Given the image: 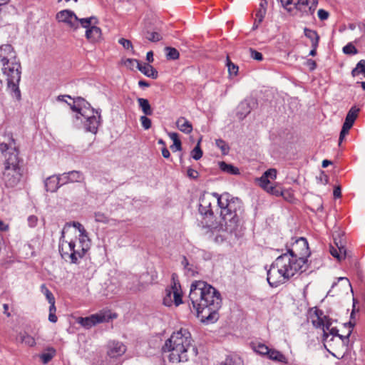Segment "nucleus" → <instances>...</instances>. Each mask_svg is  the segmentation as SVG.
Returning <instances> with one entry per match:
<instances>
[{"label":"nucleus","instance_id":"obj_1","mask_svg":"<svg viewBox=\"0 0 365 365\" xmlns=\"http://www.w3.org/2000/svg\"><path fill=\"white\" fill-rule=\"evenodd\" d=\"M214 208L219 210V225L215 229L227 232H234L238 227L242 212V202L225 192L222 195L205 192L200 197L199 212L203 215H213Z\"/></svg>","mask_w":365,"mask_h":365},{"label":"nucleus","instance_id":"obj_2","mask_svg":"<svg viewBox=\"0 0 365 365\" xmlns=\"http://www.w3.org/2000/svg\"><path fill=\"white\" fill-rule=\"evenodd\" d=\"M189 298L202 322L213 323L218 319L222 299L220 292L212 286L204 281L193 282Z\"/></svg>","mask_w":365,"mask_h":365},{"label":"nucleus","instance_id":"obj_3","mask_svg":"<svg viewBox=\"0 0 365 365\" xmlns=\"http://www.w3.org/2000/svg\"><path fill=\"white\" fill-rule=\"evenodd\" d=\"M306 262L284 253L279 256L267 270V282L272 287L285 283L306 269Z\"/></svg>","mask_w":365,"mask_h":365},{"label":"nucleus","instance_id":"obj_4","mask_svg":"<svg viewBox=\"0 0 365 365\" xmlns=\"http://www.w3.org/2000/svg\"><path fill=\"white\" fill-rule=\"evenodd\" d=\"M0 153L4 158L1 180L6 187H15L19 184L22 177L15 140L11 139L8 143H0Z\"/></svg>","mask_w":365,"mask_h":365},{"label":"nucleus","instance_id":"obj_5","mask_svg":"<svg viewBox=\"0 0 365 365\" xmlns=\"http://www.w3.org/2000/svg\"><path fill=\"white\" fill-rule=\"evenodd\" d=\"M0 68L9 88L20 97L19 83L21 80V64L16 58V53L10 44L0 46Z\"/></svg>","mask_w":365,"mask_h":365},{"label":"nucleus","instance_id":"obj_6","mask_svg":"<svg viewBox=\"0 0 365 365\" xmlns=\"http://www.w3.org/2000/svg\"><path fill=\"white\" fill-rule=\"evenodd\" d=\"M192 339L190 331L181 328L174 331L166 340L163 351L170 352L169 361L172 363L185 362L188 360V350L192 346Z\"/></svg>","mask_w":365,"mask_h":365},{"label":"nucleus","instance_id":"obj_7","mask_svg":"<svg viewBox=\"0 0 365 365\" xmlns=\"http://www.w3.org/2000/svg\"><path fill=\"white\" fill-rule=\"evenodd\" d=\"M311 321L316 328L322 329L323 331V340L331 349H334V343L336 341L339 346L344 347L349 341V336L351 331L345 336L338 333V329L332 327V321L327 316L324 315L321 310H316L311 315Z\"/></svg>","mask_w":365,"mask_h":365},{"label":"nucleus","instance_id":"obj_8","mask_svg":"<svg viewBox=\"0 0 365 365\" xmlns=\"http://www.w3.org/2000/svg\"><path fill=\"white\" fill-rule=\"evenodd\" d=\"M73 111L76 113V119H85L84 126L88 131L96 133L101 123V115L98 110L91 108V105L81 98L68 103Z\"/></svg>","mask_w":365,"mask_h":365},{"label":"nucleus","instance_id":"obj_9","mask_svg":"<svg viewBox=\"0 0 365 365\" xmlns=\"http://www.w3.org/2000/svg\"><path fill=\"white\" fill-rule=\"evenodd\" d=\"M72 225L75 228L73 235L76 240L74 252H76L79 251V254L74 255L75 258H73V263L76 264L78 262L80 259L84 257L86 253L90 249L91 240L83 225L78 222H73Z\"/></svg>","mask_w":365,"mask_h":365},{"label":"nucleus","instance_id":"obj_10","mask_svg":"<svg viewBox=\"0 0 365 365\" xmlns=\"http://www.w3.org/2000/svg\"><path fill=\"white\" fill-rule=\"evenodd\" d=\"M68 232V230L63 228L59 242V252L63 259L73 263V258H75L74 255H78L79 251L74 252L76 240L73 236L66 235Z\"/></svg>","mask_w":365,"mask_h":365},{"label":"nucleus","instance_id":"obj_11","mask_svg":"<svg viewBox=\"0 0 365 365\" xmlns=\"http://www.w3.org/2000/svg\"><path fill=\"white\" fill-rule=\"evenodd\" d=\"M116 317L117 314L110 310H103L87 317H79L77 322L83 327L89 329L97 324L108 322Z\"/></svg>","mask_w":365,"mask_h":365},{"label":"nucleus","instance_id":"obj_12","mask_svg":"<svg viewBox=\"0 0 365 365\" xmlns=\"http://www.w3.org/2000/svg\"><path fill=\"white\" fill-rule=\"evenodd\" d=\"M98 20L94 16L83 18L82 28L86 29V38L91 43H97L102 38L101 29L96 26Z\"/></svg>","mask_w":365,"mask_h":365},{"label":"nucleus","instance_id":"obj_13","mask_svg":"<svg viewBox=\"0 0 365 365\" xmlns=\"http://www.w3.org/2000/svg\"><path fill=\"white\" fill-rule=\"evenodd\" d=\"M287 254L293 255L295 258L303 259L307 262V257L310 255L307 240L304 237L294 240L288 248Z\"/></svg>","mask_w":365,"mask_h":365},{"label":"nucleus","instance_id":"obj_14","mask_svg":"<svg viewBox=\"0 0 365 365\" xmlns=\"http://www.w3.org/2000/svg\"><path fill=\"white\" fill-rule=\"evenodd\" d=\"M56 19L66 24L72 31H76L79 26H81L83 21V18L79 19L73 11L67 9L57 13Z\"/></svg>","mask_w":365,"mask_h":365},{"label":"nucleus","instance_id":"obj_15","mask_svg":"<svg viewBox=\"0 0 365 365\" xmlns=\"http://www.w3.org/2000/svg\"><path fill=\"white\" fill-rule=\"evenodd\" d=\"M181 303V294L175 284V286L165 289V294L163 297V304L165 306L170 307L173 304L178 306Z\"/></svg>","mask_w":365,"mask_h":365},{"label":"nucleus","instance_id":"obj_16","mask_svg":"<svg viewBox=\"0 0 365 365\" xmlns=\"http://www.w3.org/2000/svg\"><path fill=\"white\" fill-rule=\"evenodd\" d=\"M126 351V346L120 341H109L107 345V354L110 358H118Z\"/></svg>","mask_w":365,"mask_h":365},{"label":"nucleus","instance_id":"obj_17","mask_svg":"<svg viewBox=\"0 0 365 365\" xmlns=\"http://www.w3.org/2000/svg\"><path fill=\"white\" fill-rule=\"evenodd\" d=\"M318 4V0H297L294 8L302 12L313 14Z\"/></svg>","mask_w":365,"mask_h":365},{"label":"nucleus","instance_id":"obj_18","mask_svg":"<svg viewBox=\"0 0 365 365\" xmlns=\"http://www.w3.org/2000/svg\"><path fill=\"white\" fill-rule=\"evenodd\" d=\"M276 178L277 170L270 168L265 171L259 178L257 179V180L259 182V185L265 190L269 186L272 185L269 179L270 178L272 180H274Z\"/></svg>","mask_w":365,"mask_h":365},{"label":"nucleus","instance_id":"obj_19","mask_svg":"<svg viewBox=\"0 0 365 365\" xmlns=\"http://www.w3.org/2000/svg\"><path fill=\"white\" fill-rule=\"evenodd\" d=\"M267 358L273 361L279 363L282 365H287L288 364V359L281 351L271 349Z\"/></svg>","mask_w":365,"mask_h":365},{"label":"nucleus","instance_id":"obj_20","mask_svg":"<svg viewBox=\"0 0 365 365\" xmlns=\"http://www.w3.org/2000/svg\"><path fill=\"white\" fill-rule=\"evenodd\" d=\"M45 187L48 192H56L61 185L57 175L47 178L44 182Z\"/></svg>","mask_w":365,"mask_h":365},{"label":"nucleus","instance_id":"obj_21","mask_svg":"<svg viewBox=\"0 0 365 365\" xmlns=\"http://www.w3.org/2000/svg\"><path fill=\"white\" fill-rule=\"evenodd\" d=\"M177 128L182 133L189 134L192 131V123L185 117H180L176 121Z\"/></svg>","mask_w":365,"mask_h":365},{"label":"nucleus","instance_id":"obj_22","mask_svg":"<svg viewBox=\"0 0 365 365\" xmlns=\"http://www.w3.org/2000/svg\"><path fill=\"white\" fill-rule=\"evenodd\" d=\"M138 69L149 78L155 79L158 77V71L150 64H142L140 62V65L138 66Z\"/></svg>","mask_w":365,"mask_h":365},{"label":"nucleus","instance_id":"obj_23","mask_svg":"<svg viewBox=\"0 0 365 365\" xmlns=\"http://www.w3.org/2000/svg\"><path fill=\"white\" fill-rule=\"evenodd\" d=\"M266 4L267 2H261L259 4V8L257 9L255 14V23L253 28L257 29L259 25L262 23L264 19V17L266 14Z\"/></svg>","mask_w":365,"mask_h":365},{"label":"nucleus","instance_id":"obj_24","mask_svg":"<svg viewBox=\"0 0 365 365\" xmlns=\"http://www.w3.org/2000/svg\"><path fill=\"white\" fill-rule=\"evenodd\" d=\"M252 108L248 101H242L237 107V115L239 118L243 119L251 112Z\"/></svg>","mask_w":365,"mask_h":365},{"label":"nucleus","instance_id":"obj_25","mask_svg":"<svg viewBox=\"0 0 365 365\" xmlns=\"http://www.w3.org/2000/svg\"><path fill=\"white\" fill-rule=\"evenodd\" d=\"M56 351L53 347H47L44 351L39 355V358L43 364H48L56 356Z\"/></svg>","mask_w":365,"mask_h":365},{"label":"nucleus","instance_id":"obj_26","mask_svg":"<svg viewBox=\"0 0 365 365\" xmlns=\"http://www.w3.org/2000/svg\"><path fill=\"white\" fill-rule=\"evenodd\" d=\"M137 101L139 108L145 115H151L153 113L151 106L148 99L143 98H138Z\"/></svg>","mask_w":365,"mask_h":365},{"label":"nucleus","instance_id":"obj_27","mask_svg":"<svg viewBox=\"0 0 365 365\" xmlns=\"http://www.w3.org/2000/svg\"><path fill=\"white\" fill-rule=\"evenodd\" d=\"M265 191L267 192L279 196L282 195L284 198H286V194H290V190H282L280 186L278 185H272L269 186Z\"/></svg>","mask_w":365,"mask_h":365},{"label":"nucleus","instance_id":"obj_28","mask_svg":"<svg viewBox=\"0 0 365 365\" xmlns=\"http://www.w3.org/2000/svg\"><path fill=\"white\" fill-rule=\"evenodd\" d=\"M304 33L306 37L310 39L312 41V47H317L319 41V36L317 34V31L314 30H312L307 28H305L304 30Z\"/></svg>","mask_w":365,"mask_h":365},{"label":"nucleus","instance_id":"obj_29","mask_svg":"<svg viewBox=\"0 0 365 365\" xmlns=\"http://www.w3.org/2000/svg\"><path fill=\"white\" fill-rule=\"evenodd\" d=\"M18 338L21 343H24L26 346L32 347L36 345L35 339L26 331L20 332Z\"/></svg>","mask_w":365,"mask_h":365},{"label":"nucleus","instance_id":"obj_30","mask_svg":"<svg viewBox=\"0 0 365 365\" xmlns=\"http://www.w3.org/2000/svg\"><path fill=\"white\" fill-rule=\"evenodd\" d=\"M254 351L259 355L267 356H268L271 348L262 343H253L252 345Z\"/></svg>","mask_w":365,"mask_h":365},{"label":"nucleus","instance_id":"obj_31","mask_svg":"<svg viewBox=\"0 0 365 365\" xmlns=\"http://www.w3.org/2000/svg\"><path fill=\"white\" fill-rule=\"evenodd\" d=\"M219 166H220V170L222 171H223L224 173L231 174V175H239L240 174L239 169L237 167H235L231 164H227L225 162H220L219 163Z\"/></svg>","mask_w":365,"mask_h":365},{"label":"nucleus","instance_id":"obj_32","mask_svg":"<svg viewBox=\"0 0 365 365\" xmlns=\"http://www.w3.org/2000/svg\"><path fill=\"white\" fill-rule=\"evenodd\" d=\"M68 173V178L70 180V183L73 182H80L84 180L83 174L78 170H72Z\"/></svg>","mask_w":365,"mask_h":365},{"label":"nucleus","instance_id":"obj_33","mask_svg":"<svg viewBox=\"0 0 365 365\" xmlns=\"http://www.w3.org/2000/svg\"><path fill=\"white\" fill-rule=\"evenodd\" d=\"M363 74L365 77V61L361 60L356 64V66L352 70L351 75L354 77Z\"/></svg>","mask_w":365,"mask_h":365},{"label":"nucleus","instance_id":"obj_34","mask_svg":"<svg viewBox=\"0 0 365 365\" xmlns=\"http://www.w3.org/2000/svg\"><path fill=\"white\" fill-rule=\"evenodd\" d=\"M359 111V108L352 107L348 112L345 120L354 124Z\"/></svg>","mask_w":365,"mask_h":365},{"label":"nucleus","instance_id":"obj_35","mask_svg":"<svg viewBox=\"0 0 365 365\" xmlns=\"http://www.w3.org/2000/svg\"><path fill=\"white\" fill-rule=\"evenodd\" d=\"M352 125H353V123L347 122L346 120L344 121L343 126H342V129L340 133V135H339V144L343 141L346 135L348 134V133H349V130L351 129V128L352 127Z\"/></svg>","mask_w":365,"mask_h":365},{"label":"nucleus","instance_id":"obj_36","mask_svg":"<svg viewBox=\"0 0 365 365\" xmlns=\"http://www.w3.org/2000/svg\"><path fill=\"white\" fill-rule=\"evenodd\" d=\"M166 56L168 59L175 60L179 58V52L175 48L166 47Z\"/></svg>","mask_w":365,"mask_h":365},{"label":"nucleus","instance_id":"obj_37","mask_svg":"<svg viewBox=\"0 0 365 365\" xmlns=\"http://www.w3.org/2000/svg\"><path fill=\"white\" fill-rule=\"evenodd\" d=\"M201 140H200L197 142V145L195 147V148L191 152V156L193 159L197 160L200 159L202 156V151L200 147Z\"/></svg>","mask_w":365,"mask_h":365},{"label":"nucleus","instance_id":"obj_38","mask_svg":"<svg viewBox=\"0 0 365 365\" xmlns=\"http://www.w3.org/2000/svg\"><path fill=\"white\" fill-rule=\"evenodd\" d=\"M94 218H95L96 222H97L107 224L109 222L108 217L106 214L101 212H95Z\"/></svg>","mask_w":365,"mask_h":365},{"label":"nucleus","instance_id":"obj_39","mask_svg":"<svg viewBox=\"0 0 365 365\" xmlns=\"http://www.w3.org/2000/svg\"><path fill=\"white\" fill-rule=\"evenodd\" d=\"M282 6L288 11L291 12L294 9V3L296 0H278Z\"/></svg>","mask_w":365,"mask_h":365},{"label":"nucleus","instance_id":"obj_40","mask_svg":"<svg viewBox=\"0 0 365 365\" xmlns=\"http://www.w3.org/2000/svg\"><path fill=\"white\" fill-rule=\"evenodd\" d=\"M41 292L46 296V299L48 302H53L55 301V298L52 292L46 287L45 284L41 286Z\"/></svg>","mask_w":365,"mask_h":365},{"label":"nucleus","instance_id":"obj_41","mask_svg":"<svg viewBox=\"0 0 365 365\" xmlns=\"http://www.w3.org/2000/svg\"><path fill=\"white\" fill-rule=\"evenodd\" d=\"M227 66L228 68L229 73L232 76H237L238 72V66L233 63L229 58H227Z\"/></svg>","mask_w":365,"mask_h":365},{"label":"nucleus","instance_id":"obj_42","mask_svg":"<svg viewBox=\"0 0 365 365\" xmlns=\"http://www.w3.org/2000/svg\"><path fill=\"white\" fill-rule=\"evenodd\" d=\"M215 144L218 147L223 154H227L230 150L228 145L222 139L216 140Z\"/></svg>","mask_w":365,"mask_h":365},{"label":"nucleus","instance_id":"obj_43","mask_svg":"<svg viewBox=\"0 0 365 365\" xmlns=\"http://www.w3.org/2000/svg\"><path fill=\"white\" fill-rule=\"evenodd\" d=\"M343 52L346 54H356L357 49L352 43H349L343 48Z\"/></svg>","mask_w":365,"mask_h":365},{"label":"nucleus","instance_id":"obj_44","mask_svg":"<svg viewBox=\"0 0 365 365\" xmlns=\"http://www.w3.org/2000/svg\"><path fill=\"white\" fill-rule=\"evenodd\" d=\"M140 120L142 126L145 129L148 130L151 127L152 123L150 119H149L147 115H144L140 118Z\"/></svg>","mask_w":365,"mask_h":365},{"label":"nucleus","instance_id":"obj_45","mask_svg":"<svg viewBox=\"0 0 365 365\" xmlns=\"http://www.w3.org/2000/svg\"><path fill=\"white\" fill-rule=\"evenodd\" d=\"M146 38L149 41H153V42L158 41L161 39L160 35L157 32H150V33L148 32L146 35Z\"/></svg>","mask_w":365,"mask_h":365},{"label":"nucleus","instance_id":"obj_46","mask_svg":"<svg viewBox=\"0 0 365 365\" xmlns=\"http://www.w3.org/2000/svg\"><path fill=\"white\" fill-rule=\"evenodd\" d=\"M250 56L253 59L259 61H261L263 60V56L260 52H259L253 48H250Z\"/></svg>","mask_w":365,"mask_h":365},{"label":"nucleus","instance_id":"obj_47","mask_svg":"<svg viewBox=\"0 0 365 365\" xmlns=\"http://www.w3.org/2000/svg\"><path fill=\"white\" fill-rule=\"evenodd\" d=\"M124 64L130 68H133L134 66L138 68L140 65V61L135 59L128 58L124 61Z\"/></svg>","mask_w":365,"mask_h":365},{"label":"nucleus","instance_id":"obj_48","mask_svg":"<svg viewBox=\"0 0 365 365\" xmlns=\"http://www.w3.org/2000/svg\"><path fill=\"white\" fill-rule=\"evenodd\" d=\"M57 176L58 178L61 185L70 183V180L68 178V173H64Z\"/></svg>","mask_w":365,"mask_h":365},{"label":"nucleus","instance_id":"obj_49","mask_svg":"<svg viewBox=\"0 0 365 365\" xmlns=\"http://www.w3.org/2000/svg\"><path fill=\"white\" fill-rule=\"evenodd\" d=\"M317 15L321 21H325L329 18V13L327 11L321 9L318 11Z\"/></svg>","mask_w":365,"mask_h":365},{"label":"nucleus","instance_id":"obj_50","mask_svg":"<svg viewBox=\"0 0 365 365\" xmlns=\"http://www.w3.org/2000/svg\"><path fill=\"white\" fill-rule=\"evenodd\" d=\"M118 42L125 49H130V48H133L132 43L130 42V41H129L128 39L122 38L119 39Z\"/></svg>","mask_w":365,"mask_h":365},{"label":"nucleus","instance_id":"obj_51","mask_svg":"<svg viewBox=\"0 0 365 365\" xmlns=\"http://www.w3.org/2000/svg\"><path fill=\"white\" fill-rule=\"evenodd\" d=\"M27 220H28V224H29V227H36V225H37V222H38V218L35 215H30L28 217Z\"/></svg>","mask_w":365,"mask_h":365},{"label":"nucleus","instance_id":"obj_52","mask_svg":"<svg viewBox=\"0 0 365 365\" xmlns=\"http://www.w3.org/2000/svg\"><path fill=\"white\" fill-rule=\"evenodd\" d=\"M187 176L192 179H196L198 178V172L191 168H188L187 170Z\"/></svg>","mask_w":365,"mask_h":365},{"label":"nucleus","instance_id":"obj_53","mask_svg":"<svg viewBox=\"0 0 365 365\" xmlns=\"http://www.w3.org/2000/svg\"><path fill=\"white\" fill-rule=\"evenodd\" d=\"M330 253L331 255L336 258L338 260H339V250H338V245H336V247H334L333 246H331L330 247Z\"/></svg>","mask_w":365,"mask_h":365},{"label":"nucleus","instance_id":"obj_54","mask_svg":"<svg viewBox=\"0 0 365 365\" xmlns=\"http://www.w3.org/2000/svg\"><path fill=\"white\" fill-rule=\"evenodd\" d=\"M338 250L339 252V261L344 259L346 255V250L344 247L343 246H338Z\"/></svg>","mask_w":365,"mask_h":365},{"label":"nucleus","instance_id":"obj_55","mask_svg":"<svg viewBox=\"0 0 365 365\" xmlns=\"http://www.w3.org/2000/svg\"><path fill=\"white\" fill-rule=\"evenodd\" d=\"M170 148L173 152L181 150V149H182L181 141H178V142L173 143V144L170 146Z\"/></svg>","mask_w":365,"mask_h":365},{"label":"nucleus","instance_id":"obj_56","mask_svg":"<svg viewBox=\"0 0 365 365\" xmlns=\"http://www.w3.org/2000/svg\"><path fill=\"white\" fill-rule=\"evenodd\" d=\"M185 274L190 277L195 276V271L194 268L192 267V265H191V264H190V266L188 267H187V269H185Z\"/></svg>","mask_w":365,"mask_h":365},{"label":"nucleus","instance_id":"obj_57","mask_svg":"<svg viewBox=\"0 0 365 365\" xmlns=\"http://www.w3.org/2000/svg\"><path fill=\"white\" fill-rule=\"evenodd\" d=\"M168 136L173 141V143L180 141L178 134L177 133H169Z\"/></svg>","mask_w":365,"mask_h":365},{"label":"nucleus","instance_id":"obj_58","mask_svg":"<svg viewBox=\"0 0 365 365\" xmlns=\"http://www.w3.org/2000/svg\"><path fill=\"white\" fill-rule=\"evenodd\" d=\"M333 195L336 198L340 197L341 195V188L339 187H336L334 190Z\"/></svg>","mask_w":365,"mask_h":365},{"label":"nucleus","instance_id":"obj_59","mask_svg":"<svg viewBox=\"0 0 365 365\" xmlns=\"http://www.w3.org/2000/svg\"><path fill=\"white\" fill-rule=\"evenodd\" d=\"M48 320L51 322L56 323L57 322V320H58V318H57V317L56 315V313H49Z\"/></svg>","mask_w":365,"mask_h":365},{"label":"nucleus","instance_id":"obj_60","mask_svg":"<svg viewBox=\"0 0 365 365\" xmlns=\"http://www.w3.org/2000/svg\"><path fill=\"white\" fill-rule=\"evenodd\" d=\"M48 303L50 304L49 313H56V307L55 306V301H53V302H48Z\"/></svg>","mask_w":365,"mask_h":365},{"label":"nucleus","instance_id":"obj_61","mask_svg":"<svg viewBox=\"0 0 365 365\" xmlns=\"http://www.w3.org/2000/svg\"><path fill=\"white\" fill-rule=\"evenodd\" d=\"M181 264L184 267L185 269L190 266L188 260L185 257H182Z\"/></svg>","mask_w":365,"mask_h":365},{"label":"nucleus","instance_id":"obj_62","mask_svg":"<svg viewBox=\"0 0 365 365\" xmlns=\"http://www.w3.org/2000/svg\"><path fill=\"white\" fill-rule=\"evenodd\" d=\"M9 229V225L5 224L2 220H0V230L6 231Z\"/></svg>","mask_w":365,"mask_h":365},{"label":"nucleus","instance_id":"obj_63","mask_svg":"<svg viewBox=\"0 0 365 365\" xmlns=\"http://www.w3.org/2000/svg\"><path fill=\"white\" fill-rule=\"evenodd\" d=\"M162 155L164 158H168L170 157V152L166 148L162 149Z\"/></svg>","mask_w":365,"mask_h":365},{"label":"nucleus","instance_id":"obj_64","mask_svg":"<svg viewBox=\"0 0 365 365\" xmlns=\"http://www.w3.org/2000/svg\"><path fill=\"white\" fill-rule=\"evenodd\" d=\"M222 365H235V364L232 359L227 358Z\"/></svg>","mask_w":365,"mask_h":365}]
</instances>
